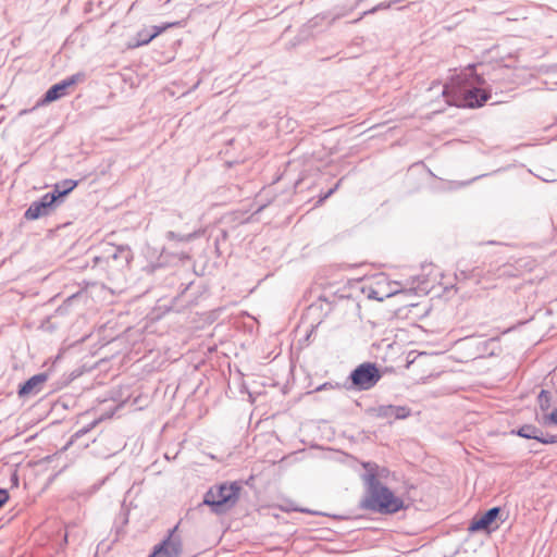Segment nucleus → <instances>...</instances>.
<instances>
[{
  "label": "nucleus",
  "mask_w": 557,
  "mask_h": 557,
  "mask_svg": "<svg viewBox=\"0 0 557 557\" xmlns=\"http://www.w3.org/2000/svg\"><path fill=\"white\" fill-rule=\"evenodd\" d=\"M45 374H37L27 380L18 389L20 396L34 395L40 392L42 384L46 382Z\"/></svg>",
  "instance_id": "nucleus-11"
},
{
  "label": "nucleus",
  "mask_w": 557,
  "mask_h": 557,
  "mask_svg": "<svg viewBox=\"0 0 557 557\" xmlns=\"http://www.w3.org/2000/svg\"><path fill=\"white\" fill-rule=\"evenodd\" d=\"M85 79L84 73H76L72 76L59 82L58 84H54L51 86L45 94L44 98L40 100L39 104H47L52 101H55L63 96L66 95L67 88L74 86L77 83H81Z\"/></svg>",
  "instance_id": "nucleus-6"
},
{
  "label": "nucleus",
  "mask_w": 557,
  "mask_h": 557,
  "mask_svg": "<svg viewBox=\"0 0 557 557\" xmlns=\"http://www.w3.org/2000/svg\"><path fill=\"white\" fill-rule=\"evenodd\" d=\"M483 83V78L474 73V65H470L453 74L449 83L434 81L425 90L424 99L437 103L433 112H441L446 104L480 108L491 98L490 92L476 86Z\"/></svg>",
  "instance_id": "nucleus-1"
},
{
  "label": "nucleus",
  "mask_w": 557,
  "mask_h": 557,
  "mask_svg": "<svg viewBox=\"0 0 557 557\" xmlns=\"http://www.w3.org/2000/svg\"><path fill=\"white\" fill-rule=\"evenodd\" d=\"M424 341L420 337L419 343L422 344Z\"/></svg>",
  "instance_id": "nucleus-30"
},
{
  "label": "nucleus",
  "mask_w": 557,
  "mask_h": 557,
  "mask_svg": "<svg viewBox=\"0 0 557 557\" xmlns=\"http://www.w3.org/2000/svg\"><path fill=\"white\" fill-rule=\"evenodd\" d=\"M338 185H339V183H337V184L335 185V187H334V188H331V189H330V190H329V191H327V193H326V194H325V195L320 199V201H323V200H325L326 198H329V197H330V196H331V195H332V194L337 189Z\"/></svg>",
  "instance_id": "nucleus-25"
},
{
  "label": "nucleus",
  "mask_w": 557,
  "mask_h": 557,
  "mask_svg": "<svg viewBox=\"0 0 557 557\" xmlns=\"http://www.w3.org/2000/svg\"><path fill=\"white\" fill-rule=\"evenodd\" d=\"M58 201L55 194H45L39 200L33 201L25 211L26 220H37L54 210Z\"/></svg>",
  "instance_id": "nucleus-7"
},
{
  "label": "nucleus",
  "mask_w": 557,
  "mask_h": 557,
  "mask_svg": "<svg viewBox=\"0 0 557 557\" xmlns=\"http://www.w3.org/2000/svg\"><path fill=\"white\" fill-rule=\"evenodd\" d=\"M387 475H388V470H387V469H385V468H380V467L377 466V475H376V480H377V481H380V479L385 478V476H387Z\"/></svg>",
  "instance_id": "nucleus-22"
},
{
  "label": "nucleus",
  "mask_w": 557,
  "mask_h": 557,
  "mask_svg": "<svg viewBox=\"0 0 557 557\" xmlns=\"http://www.w3.org/2000/svg\"><path fill=\"white\" fill-rule=\"evenodd\" d=\"M349 377L357 389L368 391L381 380L382 374L375 363L364 362L359 364Z\"/></svg>",
  "instance_id": "nucleus-4"
},
{
  "label": "nucleus",
  "mask_w": 557,
  "mask_h": 557,
  "mask_svg": "<svg viewBox=\"0 0 557 557\" xmlns=\"http://www.w3.org/2000/svg\"><path fill=\"white\" fill-rule=\"evenodd\" d=\"M539 442L542 444H555L557 443V435L544 434L542 431L539 436Z\"/></svg>",
  "instance_id": "nucleus-17"
},
{
  "label": "nucleus",
  "mask_w": 557,
  "mask_h": 557,
  "mask_svg": "<svg viewBox=\"0 0 557 557\" xmlns=\"http://www.w3.org/2000/svg\"><path fill=\"white\" fill-rule=\"evenodd\" d=\"M442 273L433 263L420 265V293L430 294L440 283Z\"/></svg>",
  "instance_id": "nucleus-8"
},
{
  "label": "nucleus",
  "mask_w": 557,
  "mask_h": 557,
  "mask_svg": "<svg viewBox=\"0 0 557 557\" xmlns=\"http://www.w3.org/2000/svg\"><path fill=\"white\" fill-rule=\"evenodd\" d=\"M545 424H553L557 426V407L544 418Z\"/></svg>",
  "instance_id": "nucleus-18"
},
{
  "label": "nucleus",
  "mask_w": 557,
  "mask_h": 557,
  "mask_svg": "<svg viewBox=\"0 0 557 557\" xmlns=\"http://www.w3.org/2000/svg\"><path fill=\"white\" fill-rule=\"evenodd\" d=\"M366 472L362 474V480L367 486L366 495L360 505L363 509L392 513L396 512L401 507V502L394 496V494L376 480L377 465L367 462L363 463Z\"/></svg>",
  "instance_id": "nucleus-2"
},
{
  "label": "nucleus",
  "mask_w": 557,
  "mask_h": 557,
  "mask_svg": "<svg viewBox=\"0 0 557 557\" xmlns=\"http://www.w3.org/2000/svg\"><path fill=\"white\" fill-rule=\"evenodd\" d=\"M417 357L418 356L414 354L413 350L409 351L408 356H407V364H406V367L409 368L410 364H412L416 361Z\"/></svg>",
  "instance_id": "nucleus-21"
},
{
  "label": "nucleus",
  "mask_w": 557,
  "mask_h": 557,
  "mask_svg": "<svg viewBox=\"0 0 557 557\" xmlns=\"http://www.w3.org/2000/svg\"><path fill=\"white\" fill-rule=\"evenodd\" d=\"M95 424H96V422H92V423L90 424V426H89V428H84V429L78 430V431L75 433V435H74V436H75L76 438H78V437L83 436V435H84V434H86V433L90 430V428H92Z\"/></svg>",
  "instance_id": "nucleus-24"
},
{
  "label": "nucleus",
  "mask_w": 557,
  "mask_h": 557,
  "mask_svg": "<svg viewBox=\"0 0 557 557\" xmlns=\"http://www.w3.org/2000/svg\"><path fill=\"white\" fill-rule=\"evenodd\" d=\"M166 237L169 239H172V240H189L190 238L194 237V235L189 234V235H186V236H181V235H177L176 233L170 231L166 233Z\"/></svg>",
  "instance_id": "nucleus-19"
},
{
  "label": "nucleus",
  "mask_w": 557,
  "mask_h": 557,
  "mask_svg": "<svg viewBox=\"0 0 557 557\" xmlns=\"http://www.w3.org/2000/svg\"><path fill=\"white\" fill-rule=\"evenodd\" d=\"M500 512L499 507H493L486 510L481 517L474 518L469 527L471 532H476L481 530H488L491 524L497 519Z\"/></svg>",
  "instance_id": "nucleus-10"
},
{
  "label": "nucleus",
  "mask_w": 557,
  "mask_h": 557,
  "mask_svg": "<svg viewBox=\"0 0 557 557\" xmlns=\"http://www.w3.org/2000/svg\"><path fill=\"white\" fill-rule=\"evenodd\" d=\"M419 356H420V358L421 357H426V356H429V352H426L424 350H420Z\"/></svg>",
  "instance_id": "nucleus-26"
},
{
  "label": "nucleus",
  "mask_w": 557,
  "mask_h": 557,
  "mask_svg": "<svg viewBox=\"0 0 557 557\" xmlns=\"http://www.w3.org/2000/svg\"><path fill=\"white\" fill-rule=\"evenodd\" d=\"M104 258L109 261L112 260L116 263V267L124 268L128 265L133 259V252L128 246H114L109 245L104 251Z\"/></svg>",
  "instance_id": "nucleus-9"
},
{
  "label": "nucleus",
  "mask_w": 557,
  "mask_h": 557,
  "mask_svg": "<svg viewBox=\"0 0 557 557\" xmlns=\"http://www.w3.org/2000/svg\"><path fill=\"white\" fill-rule=\"evenodd\" d=\"M460 275H461L462 277H465V278L467 277V275H466V272H465V271H461V272H460Z\"/></svg>",
  "instance_id": "nucleus-28"
},
{
  "label": "nucleus",
  "mask_w": 557,
  "mask_h": 557,
  "mask_svg": "<svg viewBox=\"0 0 557 557\" xmlns=\"http://www.w3.org/2000/svg\"><path fill=\"white\" fill-rule=\"evenodd\" d=\"M377 416L383 418H395V406H380L377 409Z\"/></svg>",
  "instance_id": "nucleus-16"
},
{
  "label": "nucleus",
  "mask_w": 557,
  "mask_h": 557,
  "mask_svg": "<svg viewBox=\"0 0 557 557\" xmlns=\"http://www.w3.org/2000/svg\"><path fill=\"white\" fill-rule=\"evenodd\" d=\"M177 527H174L166 539L153 547L148 557H178L182 554L183 545L178 536L174 533Z\"/></svg>",
  "instance_id": "nucleus-5"
},
{
  "label": "nucleus",
  "mask_w": 557,
  "mask_h": 557,
  "mask_svg": "<svg viewBox=\"0 0 557 557\" xmlns=\"http://www.w3.org/2000/svg\"><path fill=\"white\" fill-rule=\"evenodd\" d=\"M180 24H181L180 22H174V23L164 24L162 26H153L152 27L153 32L151 34H149L147 38L141 39L139 41V45H146V44L150 42L154 37L160 35L161 33H163L165 29L173 27V26H177Z\"/></svg>",
  "instance_id": "nucleus-14"
},
{
  "label": "nucleus",
  "mask_w": 557,
  "mask_h": 557,
  "mask_svg": "<svg viewBox=\"0 0 557 557\" xmlns=\"http://www.w3.org/2000/svg\"><path fill=\"white\" fill-rule=\"evenodd\" d=\"M512 433L517 434L520 437L529 438V440H536L539 442V436H540L541 430L533 424H524L521 428H519L517 431H512Z\"/></svg>",
  "instance_id": "nucleus-13"
},
{
  "label": "nucleus",
  "mask_w": 557,
  "mask_h": 557,
  "mask_svg": "<svg viewBox=\"0 0 557 557\" xmlns=\"http://www.w3.org/2000/svg\"><path fill=\"white\" fill-rule=\"evenodd\" d=\"M239 490L237 483L213 486L205 494L203 504L215 513H224L236 504Z\"/></svg>",
  "instance_id": "nucleus-3"
},
{
  "label": "nucleus",
  "mask_w": 557,
  "mask_h": 557,
  "mask_svg": "<svg viewBox=\"0 0 557 557\" xmlns=\"http://www.w3.org/2000/svg\"><path fill=\"white\" fill-rule=\"evenodd\" d=\"M77 186V182L73 180H64L54 185L53 190L50 194H55L58 196V200L70 191H72Z\"/></svg>",
  "instance_id": "nucleus-12"
},
{
  "label": "nucleus",
  "mask_w": 557,
  "mask_h": 557,
  "mask_svg": "<svg viewBox=\"0 0 557 557\" xmlns=\"http://www.w3.org/2000/svg\"><path fill=\"white\" fill-rule=\"evenodd\" d=\"M550 393L548 391H545V389H542L537 396V401H539V406L540 408L545 411L549 408L550 406Z\"/></svg>",
  "instance_id": "nucleus-15"
},
{
  "label": "nucleus",
  "mask_w": 557,
  "mask_h": 557,
  "mask_svg": "<svg viewBox=\"0 0 557 557\" xmlns=\"http://www.w3.org/2000/svg\"><path fill=\"white\" fill-rule=\"evenodd\" d=\"M9 499V494L5 490L0 488V507L7 503Z\"/></svg>",
  "instance_id": "nucleus-23"
},
{
  "label": "nucleus",
  "mask_w": 557,
  "mask_h": 557,
  "mask_svg": "<svg viewBox=\"0 0 557 557\" xmlns=\"http://www.w3.org/2000/svg\"><path fill=\"white\" fill-rule=\"evenodd\" d=\"M419 330L426 334V331H424L421 325L419 326Z\"/></svg>",
  "instance_id": "nucleus-29"
},
{
  "label": "nucleus",
  "mask_w": 557,
  "mask_h": 557,
  "mask_svg": "<svg viewBox=\"0 0 557 557\" xmlns=\"http://www.w3.org/2000/svg\"><path fill=\"white\" fill-rule=\"evenodd\" d=\"M379 8H381V5L376 7V8H373L372 10L369 11V13H373L375 12Z\"/></svg>",
  "instance_id": "nucleus-27"
},
{
  "label": "nucleus",
  "mask_w": 557,
  "mask_h": 557,
  "mask_svg": "<svg viewBox=\"0 0 557 557\" xmlns=\"http://www.w3.org/2000/svg\"><path fill=\"white\" fill-rule=\"evenodd\" d=\"M395 418L396 419H404L406 417H408L409 414V410L405 407H397L395 406Z\"/></svg>",
  "instance_id": "nucleus-20"
}]
</instances>
